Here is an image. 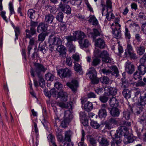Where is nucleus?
Here are the masks:
<instances>
[{
	"instance_id": "1",
	"label": "nucleus",
	"mask_w": 146,
	"mask_h": 146,
	"mask_svg": "<svg viewBox=\"0 0 146 146\" xmlns=\"http://www.w3.org/2000/svg\"><path fill=\"white\" fill-rule=\"evenodd\" d=\"M129 133L127 128L124 126H120L119 127L118 130L111 131L110 134L111 136H113L114 138H120L122 136H124Z\"/></svg>"
},
{
	"instance_id": "2",
	"label": "nucleus",
	"mask_w": 146,
	"mask_h": 146,
	"mask_svg": "<svg viewBox=\"0 0 146 146\" xmlns=\"http://www.w3.org/2000/svg\"><path fill=\"white\" fill-rule=\"evenodd\" d=\"M34 66V69L32 68L30 71L31 75L33 77H35L34 72L36 73L37 76H40V75H41V72L44 73L47 70V69L45 68L42 64L39 63H35Z\"/></svg>"
},
{
	"instance_id": "3",
	"label": "nucleus",
	"mask_w": 146,
	"mask_h": 146,
	"mask_svg": "<svg viewBox=\"0 0 146 146\" xmlns=\"http://www.w3.org/2000/svg\"><path fill=\"white\" fill-rule=\"evenodd\" d=\"M73 118V115L70 110L65 111L64 119L61 123V126L64 128H66L67 125Z\"/></svg>"
},
{
	"instance_id": "4",
	"label": "nucleus",
	"mask_w": 146,
	"mask_h": 146,
	"mask_svg": "<svg viewBox=\"0 0 146 146\" xmlns=\"http://www.w3.org/2000/svg\"><path fill=\"white\" fill-rule=\"evenodd\" d=\"M101 5L102 7V15L104 16V12L106 9H107L106 12L107 13L106 15V18L108 19L109 15L111 13V12L108 11V10L109 9H110L111 10H112V2L110 0H106V5L104 4L102 2Z\"/></svg>"
},
{
	"instance_id": "5",
	"label": "nucleus",
	"mask_w": 146,
	"mask_h": 146,
	"mask_svg": "<svg viewBox=\"0 0 146 146\" xmlns=\"http://www.w3.org/2000/svg\"><path fill=\"white\" fill-rule=\"evenodd\" d=\"M101 71L104 74L108 76L111 74L117 76L119 73L117 68L115 66H112L110 69L103 68L102 69Z\"/></svg>"
},
{
	"instance_id": "6",
	"label": "nucleus",
	"mask_w": 146,
	"mask_h": 146,
	"mask_svg": "<svg viewBox=\"0 0 146 146\" xmlns=\"http://www.w3.org/2000/svg\"><path fill=\"white\" fill-rule=\"evenodd\" d=\"M121 79L122 82L121 87L123 88L122 92V94L126 99H129L131 97V91L128 88V85L123 81V79Z\"/></svg>"
},
{
	"instance_id": "7",
	"label": "nucleus",
	"mask_w": 146,
	"mask_h": 146,
	"mask_svg": "<svg viewBox=\"0 0 146 146\" xmlns=\"http://www.w3.org/2000/svg\"><path fill=\"white\" fill-rule=\"evenodd\" d=\"M57 73L60 77L62 79L70 77L72 74L71 70L67 68L59 69Z\"/></svg>"
},
{
	"instance_id": "8",
	"label": "nucleus",
	"mask_w": 146,
	"mask_h": 146,
	"mask_svg": "<svg viewBox=\"0 0 146 146\" xmlns=\"http://www.w3.org/2000/svg\"><path fill=\"white\" fill-rule=\"evenodd\" d=\"M38 24L37 22H34L31 19L30 22V26L31 27L30 28V30L27 29L25 30V32L27 33V36H31L29 34L31 35H34L36 34V30L35 27L37 26Z\"/></svg>"
},
{
	"instance_id": "9",
	"label": "nucleus",
	"mask_w": 146,
	"mask_h": 146,
	"mask_svg": "<svg viewBox=\"0 0 146 146\" xmlns=\"http://www.w3.org/2000/svg\"><path fill=\"white\" fill-rule=\"evenodd\" d=\"M117 121L116 118L111 117L108 118L105 121V125L106 129H110L117 124Z\"/></svg>"
},
{
	"instance_id": "10",
	"label": "nucleus",
	"mask_w": 146,
	"mask_h": 146,
	"mask_svg": "<svg viewBox=\"0 0 146 146\" xmlns=\"http://www.w3.org/2000/svg\"><path fill=\"white\" fill-rule=\"evenodd\" d=\"M98 56L102 58L103 62L107 63H110L111 62V59L110 57L109 54L106 50H104L101 52Z\"/></svg>"
},
{
	"instance_id": "11",
	"label": "nucleus",
	"mask_w": 146,
	"mask_h": 146,
	"mask_svg": "<svg viewBox=\"0 0 146 146\" xmlns=\"http://www.w3.org/2000/svg\"><path fill=\"white\" fill-rule=\"evenodd\" d=\"M101 109L99 111L98 115L100 118H105L107 115L106 109L108 107L107 104H102L101 105Z\"/></svg>"
},
{
	"instance_id": "12",
	"label": "nucleus",
	"mask_w": 146,
	"mask_h": 146,
	"mask_svg": "<svg viewBox=\"0 0 146 146\" xmlns=\"http://www.w3.org/2000/svg\"><path fill=\"white\" fill-rule=\"evenodd\" d=\"M73 35L76 40H78V43L81 42V41L86 37V35L84 33L79 30L74 32Z\"/></svg>"
},
{
	"instance_id": "13",
	"label": "nucleus",
	"mask_w": 146,
	"mask_h": 146,
	"mask_svg": "<svg viewBox=\"0 0 146 146\" xmlns=\"http://www.w3.org/2000/svg\"><path fill=\"white\" fill-rule=\"evenodd\" d=\"M58 8L64 13L69 15L71 13V8L70 6L66 4L60 2L58 5Z\"/></svg>"
},
{
	"instance_id": "14",
	"label": "nucleus",
	"mask_w": 146,
	"mask_h": 146,
	"mask_svg": "<svg viewBox=\"0 0 146 146\" xmlns=\"http://www.w3.org/2000/svg\"><path fill=\"white\" fill-rule=\"evenodd\" d=\"M95 42V45L101 48H104L106 46V44L104 38H99L94 40Z\"/></svg>"
},
{
	"instance_id": "15",
	"label": "nucleus",
	"mask_w": 146,
	"mask_h": 146,
	"mask_svg": "<svg viewBox=\"0 0 146 146\" xmlns=\"http://www.w3.org/2000/svg\"><path fill=\"white\" fill-rule=\"evenodd\" d=\"M52 37L53 36L51 35L49 37V42L50 43L54 45H59L61 44V39L59 36Z\"/></svg>"
},
{
	"instance_id": "16",
	"label": "nucleus",
	"mask_w": 146,
	"mask_h": 146,
	"mask_svg": "<svg viewBox=\"0 0 146 146\" xmlns=\"http://www.w3.org/2000/svg\"><path fill=\"white\" fill-rule=\"evenodd\" d=\"M66 85L71 89L72 91L75 92L78 87V83L77 80H73L70 82H67Z\"/></svg>"
},
{
	"instance_id": "17",
	"label": "nucleus",
	"mask_w": 146,
	"mask_h": 146,
	"mask_svg": "<svg viewBox=\"0 0 146 146\" xmlns=\"http://www.w3.org/2000/svg\"><path fill=\"white\" fill-rule=\"evenodd\" d=\"M125 70L129 74H132L135 71V66L133 64L130 62H126Z\"/></svg>"
},
{
	"instance_id": "18",
	"label": "nucleus",
	"mask_w": 146,
	"mask_h": 146,
	"mask_svg": "<svg viewBox=\"0 0 146 146\" xmlns=\"http://www.w3.org/2000/svg\"><path fill=\"white\" fill-rule=\"evenodd\" d=\"M120 29L121 27L113 28L111 27L113 37L116 39L120 38L121 36V34Z\"/></svg>"
},
{
	"instance_id": "19",
	"label": "nucleus",
	"mask_w": 146,
	"mask_h": 146,
	"mask_svg": "<svg viewBox=\"0 0 146 146\" xmlns=\"http://www.w3.org/2000/svg\"><path fill=\"white\" fill-rule=\"evenodd\" d=\"M87 35L88 36L92 38L93 40L96 39L97 36H100L101 35L100 33L96 29H93V32H90L89 31L87 33Z\"/></svg>"
},
{
	"instance_id": "20",
	"label": "nucleus",
	"mask_w": 146,
	"mask_h": 146,
	"mask_svg": "<svg viewBox=\"0 0 146 146\" xmlns=\"http://www.w3.org/2000/svg\"><path fill=\"white\" fill-rule=\"evenodd\" d=\"M109 104L111 107H117L119 106V101L117 99L113 96L111 97L109 101Z\"/></svg>"
},
{
	"instance_id": "21",
	"label": "nucleus",
	"mask_w": 146,
	"mask_h": 146,
	"mask_svg": "<svg viewBox=\"0 0 146 146\" xmlns=\"http://www.w3.org/2000/svg\"><path fill=\"white\" fill-rule=\"evenodd\" d=\"M133 112V109L132 107L129 105L128 109L125 110L123 112V117H125L126 119L128 120L130 119L131 113Z\"/></svg>"
},
{
	"instance_id": "22",
	"label": "nucleus",
	"mask_w": 146,
	"mask_h": 146,
	"mask_svg": "<svg viewBox=\"0 0 146 146\" xmlns=\"http://www.w3.org/2000/svg\"><path fill=\"white\" fill-rule=\"evenodd\" d=\"M57 98H60L61 101L66 102L67 100V94L63 91L59 92L57 94Z\"/></svg>"
},
{
	"instance_id": "23",
	"label": "nucleus",
	"mask_w": 146,
	"mask_h": 146,
	"mask_svg": "<svg viewBox=\"0 0 146 146\" xmlns=\"http://www.w3.org/2000/svg\"><path fill=\"white\" fill-rule=\"evenodd\" d=\"M117 107H113L110 110V114L113 117H117L119 115L120 112L119 110Z\"/></svg>"
},
{
	"instance_id": "24",
	"label": "nucleus",
	"mask_w": 146,
	"mask_h": 146,
	"mask_svg": "<svg viewBox=\"0 0 146 146\" xmlns=\"http://www.w3.org/2000/svg\"><path fill=\"white\" fill-rule=\"evenodd\" d=\"M96 70L94 67H91L89 69L88 73L86 74H89V78L92 80L96 77Z\"/></svg>"
},
{
	"instance_id": "25",
	"label": "nucleus",
	"mask_w": 146,
	"mask_h": 146,
	"mask_svg": "<svg viewBox=\"0 0 146 146\" xmlns=\"http://www.w3.org/2000/svg\"><path fill=\"white\" fill-rule=\"evenodd\" d=\"M98 141L99 144L102 146H107L109 144V141L105 137H99Z\"/></svg>"
},
{
	"instance_id": "26",
	"label": "nucleus",
	"mask_w": 146,
	"mask_h": 146,
	"mask_svg": "<svg viewBox=\"0 0 146 146\" xmlns=\"http://www.w3.org/2000/svg\"><path fill=\"white\" fill-rule=\"evenodd\" d=\"M47 25L44 23H40L38 26L37 31L38 32H45L47 29Z\"/></svg>"
},
{
	"instance_id": "27",
	"label": "nucleus",
	"mask_w": 146,
	"mask_h": 146,
	"mask_svg": "<svg viewBox=\"0 0 146 146\" xmlns=\"http://www.w3.org/2000/svg\"><path fill=\"white\" fill-rule=\"evenodd\" d=\"M113 139L111 142V146H119L120 145L122 140L120 138H114L113 136H111Z\"/></svg>"
},
{
	"instance_id": "28",
	"label": "nucleus",
	"mask_w": 146,
	"mask_h": 146,
	"mask_svg": "<svg viewBox=\"0 0 146 146\" xmlns=\"http://www.w3.org/2000/svg\"><path fill=\"white\" fill-rule=\"evenodd\" d=\"M139 104L141 106H144L146 105V93L143 96H141L139 97Z\"/></svg>"
},
{
	"instance_id": "29",
	"label": "nucleus",
	"mask_w": 146,
	"mask_h": 146,
	"mask_svg": "<svg viewBox=\"0 0 146 146\" xmlns=\"http://www.w3.org/2000/svg\"><path fill=\"white\" fill-rule=\"evenodd\" d=\"M54 17L53 15L50 14L46 15L45 17V22L48 24L52 23Z\"/></svg>"
},
{
	"instance_id": "30",
	"label": "nucleus",
	"mask_w": 146,
	"mask_h": 146,
	"mask_svg": "<svg viewBox=\"0 0 146 146\" xmlns=\"http://www.w3.org/2000/svg\"><path fill=\"white\" fill-rule=\"evenodd\" d=\"M30 35L31 36H27V33H26V34L25 36V38H29L30 39L29 42V45L28 46V47H32L34 45L35 42V39L34 38H32V36L34 35H31L30 34Z\"/></svg>"
},
{
	"instance_id": "31",
	"label": "nucleus",
	"mask_w": 146,
	"mask_h": 146,
	"mask_svg": "<svg viewBox=\"0 0 146 146\" xmlns=\"http://www.w3.org/2000/svg\"><path fill=\"white\" fill-rule=\"evenodd\" d=\"M137 70L142 75L146 73V66L143 64H139L137 67Z\"/></svg>"
},
{
	"instance_id": "32",
	"label": "nucleus",
	"mask_w": 146,
	"mask_h": 146,
	"mask_svg": "<svg viewBox=\"0 0 146 146\" xmlns=\"http://www.w3.org/2000/svg\"><path fill=\"white\" fill-rule=\"evenodd\" d=\"M81 48H86L88 47L90 44L89 40L87 39H84V40H82L81 42H79Z\"/></svg>"
},
{
	"instance_id": "33",
	"label": "nucleus",
	"mask_w": 146,
	"mask_h": 146,
	"mask_svg": "<svg viewBox=\"0 0 146 146\" xmlns=\"http://www.w3.org/2000/svg\"><path fill=\"white\" fill-rule=\"evenodd\" d=\"M82 137L80 141L79 142L78 144V146H87V145L84 142V137L85 133L84 130L82 129Z\"/></svg>"
},
{
	"instance_id": "34",
	"label": "nucleus",
	"mask_w": 146,
	"mask_h": 146,
	"mask_svg": "<svg viewBox=\"0 0 146 146\" xmlns=\"http://www.w3.org/2000/svg\"><path fill=\"white\" fill-rule=\"evenodd\" d=\"M124 54L125 56H127L128 55L131 60H135L137 58V57L134 51L128 53H127L126 51H125Z\"/></svg>"
},
{
	"instance_id": "35",
	"label": "nucleus",
	"mask_w": 146,
	"mask_h": 146,
	"mask_svg": "<svg viewBox=\"0 0 146 146\" xmlns=\"http://www.w3.org/2000/svg\"><path fill=\"white\" fill-rule=\"evenodd\" d=\"M65 37L67 41L66 43V46L70 45L73 44V41H76L74 35L68 36H65Z\"/></svg>"
},
{
	"instance_id": "36",
	"label": "nucleus",
	"mask_w": 146,
	"mask_h": 146,
	"mask_svg": "<svg viewBox=\"0 0 146 146\" xmlns=\"http://www.w3.org/2000/svg\"><path fill=\"white\" fill-rule=\"evenodd\" d=\"M133 78L135 80H138V81H141L142 80V76L140 72L137 69L136 71L133 74Z\"/></svg>"
},
{
	"instance_id": "37",
	"label": "nucleus",
	"mask_w": 146,
	"mask_h": 146,
	"mask_svg": "<svg viewBox=\"0 0 146 146\" xmlns=\"http://www.w3.org/2000/svg\"><path fill=\"white\" fill-rule=\"evenodd\" d=\"M84 108L85 110L88 112L90 111L93 108L92 103L89 102H87L84 105Z\"/></svg>"
},
{
	"instance_id": "38",
	"label": "nucleus",
	"mask_w": 146,
	"mask_h": 146,
	"mask_svg": "<svg viewBox=\"0 0 146 146\" xmlns=\"http://www.w3.org/2000/svg\"><path fill=\"white\" fill-rule=\"evenodd\" d=\"M100 62L101 60L100 58L97 57H95L93 58L91 65L94 66H96L100 63Z\"/></svg>"
},
{
	"instance_id": "39",
	"label": "nucleus",
	"mask_w": 146,
	"mask_h": 146,
	"mask_svg": "<svg viewBox=\"0 0 146 146\" xmlns=\"http://www.w3.org/2000/svg\"><path fill=\"white\" fill-rule=\"evenodd\" d=\"M88 21L93 25H96L98 24V21L94 16L90 17Z\"/></svg>"
},
{
	"instance_id": "40",
	"label": "nucleus",
	"mask_w": 146,
	"mask_h": 146,
	"mask_svg": "<svg viewBox=\"0 0 146 146\" xmlns=\"http://www.w3.org/2000/svg\"><path fill=\"white\" fill-rule=\"evenodd\" d=\"M58 51L60 54L65 55L66 52V49L65 47L63 45H60L58 46Z\"/></svg>"
},
{
	"instance_id": "41",
	"label": "nucleus",
	"mask_w": 146,
	"mask_h": 146,
	"mask_svg": "<svg viewBox=\"0 0 146 146\" xmlns=\"http://www.w3.org/2000/svg\"><path fill=\"white\" fill-rule=\"evenodd\" d=\"M73 63L74 64V69L76 71L78 72L82 70V66L80 64L76 62H73Z\"/></svg>"
},
{
	"instance_id": "42",
	"label": "nucleus",
	"mask_w": 146,
	"mask_h": 146,
	"mask_svg": "<svg viewBox=\"0 0 146 146\" xmlns=\"http://www.w3.org/2000/svg\"><path fill=\"white\" fill-rule=\"evenodd\" d=\"M107 91L109 94L111 95H114L116 94L117 90L115 88H112L110 87H108L107 88Z\"/></svg>"
},
{
	"instance_id": "43",
	"label": "nucleus",
	"mask_w": 146,
	"mask_h": 146,
	"mask_svg": "<svg viewBox=\"0 0 146 146\" xmlns=\"http://www.w3.org/2000/svg\"><path fill=\"white\" fill-rule=\"evenodd\" d=\"M100 81L102 83L106 84H108L110 82V79L105 76L100 77Z\"/></svg>"
},
{
	"instance_id": "44",
	"label": "nucleus",
	"mask_w": 146,
	"mask_h": 146,
	"mask_svg": "<svg viewBox=\"0 0 146 146\" xmlns=\"http://www.w3.org/2000/svg\"><path fill=\"white\" fill-rule=\"evenodd\" d=\"M79 114L82 120H84V121L85 122V124H84V125H87L88 123V121L86 119V115L85 113L84 112L81 111L79 113Z\"/></svg>"
},
{
	"instance_id": "45",
	"label": "nucleus",
	"mask_w": 146,
	"mask_h": 146,
	"mask_svg": "<svg viewBox=\"0 0 146 146\" xmlns=\"http://www.w3.org/2000/svg\"><path fill=\"white\" fill-rule=\"evenodd\" d=\"M45 78L48 81H52L54 79V75L49 72L48 73L45 75Z\"/></svg>"
},
{
	"instance_id": "46",
	"label": "nucleus",
	"mask_w": 146,
	"mask_h": 146,
	"mask_svg": "<svg viewBox=\"0 0 146 146\" xmlns=\"http://www.w3.org/2000/svg\"><path fill=\"white\" fill-rule=\"evenodd\" d=\"M108 96L105 95L100 96L99 98L100 101L103 104H106V103L108 100Z\"/></svg>"
},
{
	"instance_id": "47",
	"label": "nucleus",
	"mask_w": 146,
	"mask_h": 146,
	"mask_svg": "<svg viewBox=\"0 0 146 146\" xmlns=\"http://www.w3.org/2000/svg\"><path fill=\"white\" fill-rule=\"evenodd\" d=\"M47 35L45 33L42 32L39 34L38 37V41L42 42L45 39L46 36Z\"/></svg>"
},
{
	"instance_id": "48",
	"label": "nucleus",
	"mask_w": 146,
	"mask_h": 146,
	"mask_svg": "<svg viewBox=\"0 0 146 146\" xmlns=\"http://www.w3.org/2000/svg\"><path fill=\"white\" fill-rule=\"evenodd\" d=\"M71 134L70 131H67L65 132L64 141L68 142H71Z\"/></svg>"
},
{
	"instance_id": "49",
	"label": "nucleus",
	"mask_w": 146,
	"mask_h": 146,
	"mask_svg": "<svg viewBox=\"0 0 146 146\" xmlns=\"http://www.w3.org/2000/svg\"><path fill=\"white\" fill-rule=\"evenodd\" d=\"M35 11L33 9H30L29 10L28 12V15L31 19H33L35 18L34 15Z\"/></svg>"
},
{
	"instance_id": "50",
	"label": "nucleus",
	"mask_w": 146,
	"mask_h": 146,
	"mask_svg": "<svg viewBox=\"0 0 146 146\" xmlns=\"http://www.w3.org/2000/svg\"><path fill=\"white\" fill-rule=\"evenodd\" d=\"M64 18V14L61 12H59L58 13L56 17V18L57 20L60 22H62Z\"/></svg>"
},
{
	"instance_id": "51",
	"label": "nucleus",
	"mask_w": 146,
	"mask_h": 146,
	"mask_svg": "<svg viewBox=\"0 0 146 146\" xmlns=\"http://www.w3.org/2000/svg\"><path fill=\"white\" fill-rule=\"evenodd\" d=\"M38 77L39 78L38 81L40 86L42 88L43 87L45 84V82L44 79L42 75H40V76H38Z\"/></svg>"
},
{
	"instance_id": "52",
	"label": "nucleus",
	"mask_w": 146,
	"mask_h": 146,
	"mask_svg": "<svg viewBox=\"0 0 146 146\" xmlns=\"http://www.w3.org/2000/svg\"><path fill=\"white\" fill-rule=\"evenodd\" d=\"M72 102L68 104L67 105L65 104V103L63 102H60L58 104V105L60 107L62 108H66L68 107V105H69L70 106V108H69V109H72V106L71 105Z\"/></svg>"
},
{
	"instance_id": "53",
	"label": "nucleus",
	"mask_w": 146,
	"mask_h": 146,
	"mask_svg": "<svg viewBox=\"0 0 146 146\" xmlns=\"http://www.w3.org/2000/svg\"><path fill=\"white\" fill-rule=\"evenodd\" d=\"M145 51V48L144 46L140 45L138 47L137 52L139 55H142L144 52Z\"/></svg>"
},
{
	"instance_id": "54",
	"label": "nucleus",
	"mask_w": 146,
	"mask_h": 146,
	"mask_svg": "<svg viewBox=\"0 0 146 146\" xmlns=\"http://www.w3.org/2000/svg\"><path fill=\"white\" fill-rule=\"evenodd\" d=\"M67 24L65 22H60V29L62 31H66L67 29Z\"/></svg>"
},
{
	"instance_id": "55",
	"label": "nucleus",
	"mask_w": 146,
	"mask_h": 146,
	"mask_svg": "<svg viewBox=\"0 0 146 146\" xmlns=\"http://www.w3.org/2000/svg\"><path fill=\"white\" fill-rule=\"evenodd\" d=\"M120 123V126H124L125 127L127 128L128 129H129V127L131 125V122L124 121H122Z\"/></svg>"
},
{
	"instance_id": "56",
	"label": "nucleus",
	"mask_w": 146,
	"mask_h": 146,
	"mask_svg": "<svg viewBox=\"0 0 146 146\" xmlns=\"http://www.w3.org/2000/svg\"><path fill=\"white\" fill-rule=\"evenodd\" d=\"M47 138L49 142H50L52 144L55 143V139L54 135L50 134L48 135Z\"/></svg>"
},
{
	"instance_id": "57",
	"label": "nucleus",
	"mask_w": 146,
	"mask_h": 146,
	"mask_svg": "<svg viewBox=\"0 0 146 146\" xmlns=\"http://www.w3.org/2000/svg\"><path fill=\"white\" fill-rule=\"evenodd\" d=\"M125 38L126 39L130 40L131 38V34L128 29L126 27H125Z\"/></svg>"
},
{
	"instance_id": "58",
	"label": "nucleus",
	"mask_w": 146,
	"mask_h": 146,
	"mask_svg": "<svg viewBox=\"0 0 146 146\" xmlns=\"http://www.w3.org/2000/svg\"><path fill=\"white\" fill-rule=\"evenodd\" d=\"M14 30L15 33V40L18 39V36L20 34V31L19 27L18 26L14 28Z\"/></svg>"
},
{
	"instance_id": "59",
	"label": "nucleus",
	"mask_w": 146,
	"mask_h": 146,
	"mask_svg": "<svg viewBox=\"0 0 146 146\" xmlns=\"http://www.w3.org/2000/svg\"><path fill=\"white\" fill-rule=\"evenodd\" d=\"M9 6L11 15L15 14V13L14 9L13 3L11 2H10L9 4Z\"/></svg>"
},
{
	"instance_id": "60",
	"label": "nucleus",
	"mask_w": 146,
	"mask_h": 146,
	"mask_svg": "<svg viewBox=\"0 0 146 146\" xmlns=\"http://www.w3.org/2000/svg\"><path fill=\"white\" fill-rule=\"evenodd\" d=\"M88 139L91 145H96V140L92 136H90L88 138Z\"/></svg>"
},
{
	"instance_id": "61",
	"label": "nucleus",
	"mask_w": 146,
	"mask_h": 146,
	"mask_svg": "<svg viewBox=\"0 0 146 146\" xmlns=\"http://www.w3.org/2000/svg\"><path fill=\"white\" fill-rule=\"evenodd\" d=\"M90 125L93 128L96 129L99 128L100 126V125L97 121H92L90 123Z\"/></svg>"
},
{
	"instance_id": "62",
	"label": "nucleus",
	"mask_w": 146,
	"mask_h": 146,
	"mask_svg": "<svg viewBox=\"0 0 146 146\" xmlns=\"http://www.w3.org/2000/svg\"><path fill=\"white\" fill-rule=\"evenodd\" d=\"M66 64L70 67L72 66V60L71 57H67L66 58Z\"/></svg>"
},
{
	"instance_id": "63",
	"label": "nucleus",
	"mask_w": 146,
	"mask_h": 146,
	"mask_svg": "<svg viewBox=\"0 0 146 146\" xmlns=\"http://www.w3.org/2000/svg\"><path fill=\"white\" fill-rule=\"evenodd\" d=\"M146 119V117L144 114L142 115L141 116L139 119V122L142 125H144L145 121Z\"/></svg>"
},
{
	"instance_id": "64",
	"label": "nucleus",
	"mask_w": 146,
	"mask_h": 146,
	"mask_svg": "<svg viewBox=\"0 0 146 146\" xmlns=\"http://www.w3.org/2000/svg\"><path fill=\"white\" fill-rule=\"evenodd\" d=\"M140 64H143L146 66V56L144 55L139 60Z\"/></svg>"
}]
</instances>
